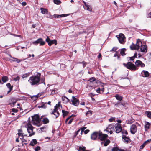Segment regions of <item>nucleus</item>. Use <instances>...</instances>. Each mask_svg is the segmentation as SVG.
<instances>
[{"label": "nucleus", "mask_w": 151, "mask_h": 151, "mask_svg": "<svg viewBox=\"0 0 151 151\" xmlns=\"http://www.w3.org/2000/svg\"><path fill=\"white\" fill-rule=\"evenodd\" d=\"M62 100L64 103L67 104L68 102H70V100L69 99L65 96L62 97Z\"/></svg>", "instance_id": "nucleus-17"}, {"label": "nucleus", "mask_w": 151, "mask_h": 151, "mask_svg": "<svg viewBox=\"0 0 151 151\" xmlns=\"http://www.w3.org/2000/svg\"><path fill=\"white\" fill-rule=\"evenodd\" d=\"M53 17H54L55 18H59V16L57 14H54L53 16Z\"/></svg>", "instance_id": "nucleus-56"}, {"label": "nucleus", "mask_w": 151, "mask_h": 151, "mask_svg": "<svg viewBox=\"0 0 151 151\" xmlns=\"http://www.w3.org/2000/svg\"><path fill=\"white\" fill-rule=\"evenodd\" d=\"M95 80V79L94 77H91L90 78L88 81L90 82H92Z\"/></svg>", "instance_id": "nucleus-46"}, {"label": "nucleus", "mask_w": 151, "mask_h": 151, "mask_svg": "<svg viewBox=\"0 0 151 151\" xmlns=\"http://www.w3.org/2000/svg\"><path fill=\"white\" fill-rule=\"evenodd\" d=\"M53 2L57 5L60 4L61 3V1L59 0H53Z\"/></svg>", "instance_id": "nucleus-36"}, {"label": "nucleus", "mask_w": 151, "mask_h": 151, "mask_svg": "<svg viewBox=\"0 0 151 151\" xmlns=\"http://www.w3.org/2000/svg\"><path fill=\"white\" fill-rule=\"evenodd\" d=\"M136 56H137V54H136V53H135L134 54V56L132 57H129V60H133Z\"/></svg>", "instance_id": "nucleus-40"}, {"label": "nucleus", "mask_w": 151, "mask_h": 151, "mask_svg": "<svg viewBox=\"0 0 151 151\" xmlns=\"http://www.w3.org/2000/svg\"><path fill=\"white\" fill-rule=\"evenodd\" d=\"M89 130L87 129L83 132H84V133H85V134H87L89 132Z\"/></svg>", "instance_id": "nucleus-58"}, {"label": "nucleus", "mask_w": 151, "mask_h": 151, "mask_svg": "<svg viewBox=\"0 0 151 151\" xmlns=\"http://www.w3.org/2000/svg\"><path fill=\"white\" fill-rule=\"evenodd\" d=\"M25 127L27 128V131L29 134V136H31L35 134V132L33 131V127L30 122H28L26 125Z\"/></svg>", "instance_id": "nucleus-6"}, {"label": "nucleus", "mask_w": 151, "mask_h": 151, "mask_svg": "<svg viewBox=\"0 0 151 151\" xmlns=\"http://www.w3.org/2000/svg\"><path fill=\"white\" fill-rule=\"evenodd\" d=\"M33 43L35 45H37L38 44H40V45H45V42L43 41L42 39L41 38H40L38 39L37 40L33 42Z\"/></svg>", "instance_id": "nucleus-10"}, {"label": "nucleus", "mask_w": 151, "mask_h": 151, "mask_svg": "<svg viewBox=\"0 0 151 151\" xmlns=\"http://www.w3.org/2000/svg\"><path fill=\"white\" fill-rule=\"evenodd\" d=\"M120 103V102H119ZM124 104H123L122 103H118L115 104V106H116V107H123L124 106Z\"/></svg>", "instance_id": "nucleus-30"}, {"label": "nucleus", "mask_w": 151, "mask_h": 151, "mask_svg": "<svg viewBox=\"0 0 151 151\" xmlns=\"http://www.w3.org/2000/svg\"><path fill=\"white\" fill-rule=\"evenodd\" d=\"M99 132H95L91 136V138L93 140L96 139L98 137H99Z\"/></svg>", "instance_id": "nucleus-14"}, {"label": "nucleus", "mask_w": 151, "mask_h": 151, "mask_svg": "<svg viewBox=\"0 0 151 151\" xmlns=\"http://www.w3.org/2000/svg\"><path fill=\"white\" fill-rule=\"evenodd\" d=\"M81 63H83V68L86 66V65L87 64L86 62H82Z\"/></svg>", "instance_id": "nucleus-54"}, {"label": "nucleus", "mask_w": 151, "mask_h": 151, "mask_svg": "<svg viewBox=\"0 0 151 151\" xmlns=\"http://www.w3.org/2000/svg\"><path fill=\"white\" fill-rule=\"evenodd\" d=\"M46 41L47 42L48 45L49 46H51L53 44H55V45H56L57 44L56 40H51L48 37H47V38L46 39Z\"/></svg>", "instance_id": "nucleus-9"}, {"label": "nucleus", "mask_w": 151, "mask_h": 151, "mask_svg": "<svg viewBox=\"0 0 151 151\" xmlns=\"http://www.w3.org/2000/svg\"><path fill=\"white\" fill-rule=\"evenodd\" d=\"M11 35H13L15 37H22L21 35H16L14 34H11Z\"/></svg>", "instance_id": "nucleus-55"}, {"label": "nucleus", "mask_w": 151, "mask_h": 151, "mask_svg": "<svg viewBox=\"0 0 151 151\" xmlns=\"http://www.w3.org/2000/svg\"><path fill=\"white\" fill-rule=\"evenodd\" d=\"M20 79V77L19 76H17L16 77L14 78L13 79L14 81H19Z\"/></svg>", "instance_id": "nucleus-49"}, {"label": "nucleus", "mask_w": 151, "mask_h": 151, "mask_svg": "<svg viewBox=\"0 0 151 151\" xmlns=\"http://www.w3.org/2000/svg\"><path fill=\"white\" fill-rule=\"evenodd\" d=\"M8 80V78L6 76H3L2 78V80L4 83L6 82Z\"/></svg>", "instance_id": "nucleus-32"}, {"label": "nucleus", "mask_w": 151, "mask_h": 151, "mask_svg": "<svg viewBox=\"0 0 151 151\" xmlns=\"http://www.w3.org/2000/svg\"><path fill=\"white\" fill-rule=\"evenodd\" d=\"M12 111L16 113L18 111V110L16 109L13 108L12 109Z\"/></svg>", "instance_id": "nucleus-51"}, {"label": "nucleus", "mask_w": 151, "mask_h": 151, "mask_svg": "<svg viewBox=\"0 0 151 151\" xmlns=\"http://www.w3.org/2000/svg\"><path fill=\"white\" fill-rule=\"evenodd\" d=\"M60 107H61L62 106H60L58 103L55 106L53 111L51 113V114H54L56 118L58 117L60 115L58 110L60 111Z\"/></svg>", "instance_id": "nucleus-3"}, {"label": "nucleus", "mask_w": 151, "mask_h": 151, "mask_svg": "<svg viewBox=\"0 0 151 151\" xmlns=\"http://www.w3.org/2000/svg\"><path fill=\"white\" fill-rule=\"evenodd\" d=\"M115 120L114 117H111L110 119H109V121L110 122H111L114 121Z\"/></svg>", "instance_id": "nucleus-52"}, {"label": "nucleus", "mask_w": 151, "mask_h": 151, "mask_svg": "<svg viewBox=\"0 0 151 151\" xmlns=\"http://www.w3.org/2000/svg\"><path fill=\"white\" fill-rule=\"evenodd\" d=\"M29 73H27L23 75L22 76V78H26L29 76Z\"/></svg>", "instance_id": "nucleus-42"}, {"label": "nucleus", "mask_w": 151, "mask_h": 151, "mask_svg": "<svg viewBox=\"0 0 151 151\" xmlns=\"http://www.w3.org/2000/svg\"><path fill=\"white\" fill-rule=\"evenodd\" d=\"M6 85L7 87L9 89V90L7 92V93H8L12 90L13 86H11L10 83H7Z\"/></svg>", "instance_id": "nucleus-29"}, {"label": "nucleus", "mask_w": 151, "mask_h": 151, "mask_svg": "<svg viewBox=\"0 0 151 151\" xmlns=\"http://www.w3.org/2000/svg\"><path fill=\"white\" fill-rule=\"evenodd\" d=\"M59 16V18H60L62 17H65L67 16L66 14H62L61 15H58Z\"/></svg>", "instance_id": "nucleus-47"}, {"label": "nucleus", "mask_w": 151, "mask_h": 151, "mask_svg": "<svg viewBox=\"0 0 151 151\" xmlns=\"http://www.w3.org/2000/svg\"><path fill=\"white\" fill-rule=\"evenodd\" d=\"M110 142V140L108 139H106L101 142V144L103 145L104 146H107Z\"/></svg>", "instance_id": "nucleus-18"}, {"label": "nucleus", "mask_w": 151, "mask_h": 151, "mask_svg": "<svg viewBox=\"0 0 151 151\" xmlns=\"http://www.w3.org/2000/svg\"><path fill=\"white\" fill-rule=\"evenodd\" d=\"M116 37L118 39L120 43L123 44L124 43V39L125 37L124 34L120 33L119 35H117Z\"/></svg>", "instance_id": "nucleus-8"}, {"label": "nucleus", "mask_w": 151, "mask_h": 151, "mask_svg": "<svg viewBox=\"0 0 151 151\" xmlns=\"http://www.w3.org/2000/svg\"><path fill=\"white\" fill-rule=\"evenodd\" d=\"M100 90H101V89H100V88H99L96 90V92L97 93H100Z\"/></svg>", "instance_id": "nucleus-57"}, {"label": "nucleus", "mask_w": 151, "mask_h": 151, "mask_svg": "<svg viewBox=\"0 0 151 151\" xmlns=\"http://www.w3.org/2000/svg\"><path fill=\"white\" fill-rule=\"evenodd\" d=\"M114 130L116 133H119L122 131V128L121 125L119 124H117L116 126L114 127Z\"/></svg>", "instance_id": "nucleus-15"}, {"label": "nucleus", "mask_w": 151, "mask_h": 151, "mask_svg": "<svg viewBox=\"0 0 151 151\" xmlns=\"http://www.w3.org/2000/svg\"><path fill=\"white\" fill-rule=\"evenodd\" d=\"M115 97L116 99L118 100L121 101L123 97L118 94H116L115 96Z\"/></svg>", "instance_id": "nucleus-28"}, {"label": "nucleus", "mask_w": 151, "mask_h": 151, "mask_svg": "<svg viewBox=\"0 0 151 151\" xmlns=\"http://www.w3.org/2000/svg\"><path fill=\"white\" fill-rule=\"evenodd\" d=\"M140 48L141 52H146L147 51V46L146 45H142Z\"/></svg>", "instance_id": "nucleus-20"}, {"label": "nucleus", "mask_w": 151, "mask_h": 151, "mask_svg": "<svg viewBox=\"0 0 151 151\" xmlns=\"http://www.w3.org/2000/svg\"><path fill=\"white\" fill-rule=\"evenodd\" d=\"M119 149L117 147H114L111 150V151H118Z\"/></svg>", "instance_id": "nucleus-43"}, {"label": "nucleus", "mask_w": 151, "mask_h": 151, "mask_svg": "<svg viewBox=\"0 0 151 151\" xmlns=\"http://www.w3.org/2000/svg\"><path fill=\"white\" fill-rule=\"evenodd\" d=\"M92 111H88L86 114V116H89L91 115Z\"/></svg>", "instance_id": "nucleus-35"}, {"label": "nucleus", "mask_w": 151, "mask_h": 151, "mask_svg": "<svg viewBox=\"0 0 151 151\" xmlns=\"http://www.w3.org/2000/svg\"><path fill=\"white\" fill-rule=\"evenodd\" d=\"M85 6L87 8V9L89 11H91L92 10V8L90 6V5H89L87 4L86 5H85Z\"/></svg>", "instance_id": "nucleus-38"}, {"label": "nucleus", "mask_w": 151, "mask_h": 151, "mask_svg": "<svg viewBox=\"0 0 151 151\" xmlns=\"http://www.w3.org/2000/svg\"><path fill=\"white\" fill-rule=\"evenodd\" d=\"M145 124L144 125V127L145 131H147L149 128V126L150 125V123L149 122H145Z\"/></svg>", "instance_id": "nucleus-23"}, {"label": "nucleus", "mask_w": 151, "mask_h": 151, "mask_svg": "<svg viewBox=\"0 0 151 151\" xmlns=\"http://www.w3.org/2000/svg\"><path fill=\"white\" fill-rule=\"evenodd\" d=\"M135 64L137 67L140 66L141 67H144L145 66V64L139 60H137L135 62Z\"/></svg>", "instance_id": "nucleus-16"}, {"label": "nucleus", "mask_w": 151, "mask_h": 151, "mask_svg": "<svg viewBox=\"0 0 151 151\" xmlns=\"http://www.w3.org/2000/svg\"><path fill=\"white\" fill-rule=\"evenodd\" d=\"M130 132L132 134H134L137 130V127L134 124H132L130 127Z\"/></svg>", "instance_id": "nucleus-13"}, {"label": "nucleus", "mask_w": 151, "mask_h": 151, "mask_svg": "<svg viewBox=\"0 0 151 151\" xmlns=\"http://www.w3.org/2000/svg\"><path fill=\"white\" fill-rule=\"evenodd\" d=\"M70 103L75 106H78L79 104V99L74 96H72Z\"/></svg>", "instance_id": "nucleus-7"}, {"label": "nucleus", "mask_w": 151, "mask_h": 151, "mask_svg": "<svg viewBox=\"0 0 151 151\" xmlns=\"http://www.w3.org/2000/svg\"><path fill=\"white\" fill-rule=\"evenodd\" d=\"M10 57L12 58L13 60H12L13 62H16L17 63H19L20 62L22 61V59H19L18 58L12 57L10 55H9Z\"/></svg>", "instance_id": "nucleus-25"}, {"label": "nucleus", "mask_w": 151, "mask_h": 151, "mask_svg": "<svg viewBox=\"0 0 151 151\" xmlns=\"http://www.w3.org/2000/svg\"><path fill=\"white\" fill-rule=\"evenodd\" d=\"M46 107V106H45V104H43L42 105L40 106H39V108H45Z\"/></svg>", "instance_id": "nucleus-53"}, {"label": "nucleus", "mask_w": 151, "mask_h": 151, "mask_svg": "<svg viewBox=\"0 0 151 151\" xmlns=\"http://www.w3.org/2000/svg\"><path fill=\"white\" fill-rule=\"evenodd\" d=\"M142 74L143 77H147L149 76V73L147 71L143 70L142 72Z\"/></svg>", "instance_id": "nucleus-21"}, {"label": "nucleus", "mask_w": 151, "mask_h": 151, "mask_svg": "<svg viewBox=\"0 0 151 151\" xmlns=\"http://www.w3.org/2000/svg\"><path fill=\"white\" fill-rule=\"evenodd\" d=\"M117 50V48L114 47H113L112 49L111 50V51H115Z\"/></svg>", "instance_id": "nucleus-59"}, {"label": "nucleus", "mask_w": 151, "mask_h": 151, "mask_svg": "<svg viewBox=\"0 0 151 151\" xmlns=\"http://www.w3.org/2000/svg\"><path fill=\"white\" fill-rule=\"evenodd\" d=\"M18 134L19 136V137H20L21 136L22 138H20V139H22L23 138V136H24L23 134L21 132H18ZM24 136H26L25 135H24Z\"/></svg>", "instance_id": "nucleus-39"}, {"label": "nucleus", "mask_w": 151, "mask_h": 151, "mask_svg": "<svg viewBox=\"0 0 151 151\" xmlns=\"http://www.w3.org/2000/svg\"><path fill=\"white\" fill-rule=\"evenodd\" d=\"M55 93V90H52L51 92V94L52 95L54 94Z\"/></svg>", "instance_id": "nucleus-60"}, {"label": "nucleus", "mask_w": 151, "mask_h": 151, "mask_svg": "<svg viewBox=\"0 0 151 151\" xmlns=\"http://www.w3.org/2000/svg\"><path fill=\"white\" fill-rule=\"evenodd\" d=\"M108 135L106 134H102L101 132H99V139L102 142L106 139Z\"/></svg>", "instance_id": "nucleus-12"}, {"label": "nucleus", "mask_w": 151, "mask_h": 151, "mask_svg": "<svg viewBox=\"0 0 151 151\" xmlns=\"http://www.w3.org/2000/svg\"><path fill=\"white\" fill-rule=\"evenodd\" d=\"M43 123L45 124L49 122V120L46 117H42L41 119V121Z\"/></svg>", "instance_id": "nucleus-19"}, {"label": "nucleus", "mask_w": 151, "mask_h": 151, "mask_svg": "<svg viewBox=\"0 0 151 151\" xmlns=\"http://www.w3.org/2000/svg\"><path fill=\"white\" fill-rule=\"evenodd\" d=\"M22 5L25 6L26 5V3L25 2H23L22 3Z\"/></svg>", "instance_id": "nucleus-62"}, {"label": "nucleus", "mask_w": 151, "mask_h": 151, "mask_svg": "<svg viewBox=\"0 0 151 151\" xmlns=\"http://www.w3.org/2000/svg\"><path fill=\"white\" fill-rule=\"evenodd\" d=\"M123 65L131 70H136L138 69V68L135 65L130 62H128L126 64L123 63Z\"/></svg>", "instance_id": "nucleus-4"}, {"label": "nucleus", "mask_w": 151, "mask_h": 151, "mask_svg": "<svg viewBox=\"0 0 151 151\" xmlns=\"http://www.w3.org/2000/svg\"><path fill=\"white\" fill-rule=\"evenodd\" d=\"M125 51L126 49L125 48H123L121 50L120 53L122 56L125 55Z\"/></svg>", "instance_id": "nucleus-33"}, {"label": "nucleus", "mask_w": 151, "mask_h": 151, "mask_svg": "<svg viewBox=\"0 0 151 151\" xmlns=\"http://www.w3.org/2000/svg\"><path fill=\"white\" fill-rule=\"evenodd\" d=\"M101 57V53H99L98 56V59H100V58Z\"/></svg>", "instance_id": "nucleus-63"}, {"label": "nucleus", "mask_w": 151, "mask_h": 151, "mask_svg": "<svg viewBox=\"0 0 151 151\" xmlns=\"http://www.w3.org/2000/svg\"><path fill=\"white\" fill-rule=\"evenodd\" d=\"M37 142L35 139H33L30 142L29 145L31 146H33L37 144Z\"/></svg>", "instance_id": "nucleus-22"}, {"label": "nucleus", "mask_w": 151, "mask_h": 151, "mask_svg": "<svg viewBox=\"0 0 151 151\" xmlns=\"http://www.w3.org/2000/svg\"><path fill=\"white\" fill-rule=\"evenodd\" d=\"M22 143H24L25 145H27V140L25 139H23L22 141Z\"/></svg>", "instance_id": "nucleus-48"}, {"label": "nucleus", "mask_w": 151, "mask_h": 151, "mask_svg": "<svg viewBox=\"0 0 151 151\" xmlns=\"http://www.w3.org/2000/svg\"><path fill=\"white\" fill-rule=\"evenodd\" d=\"M114 127L112 124L109 125L106 129L105 130L106 131L108 132L110 134L113 133V131L114 130Z\"/></svg>", "instance_id": "nucleus-11"}, {"label": "nucleus", "mask_w": 151, "mask_h": 151, "mask_svg": "<svg viewBox=\"0 0 151 151\" xmlns=\"http://www.w3.org/2000/svg\"><path fill=\"white\" fill-rule=\"evenodd\" d=\"M34 150L35 151H39L40 150V147L39 146H37L36 147L34 148Z\"/></svg>", "instance_id": "nucleus-45"}, {"label": "nucleus", "mask_w": 151, "mask_h": 151, "mask_svg": "<svg viewBox=\"0 0 151 151\" xmlns=\"http://www.w3.org/2000/svg\"><path fill=\"white\" fill-rule=\"evenodd\" d=\"M145 114L147 115V116L150 118H151V113L149 111H146L145 112Z\"/></svg>", "instance_id": "nucleus-34"}, {"label": "nucleus", "mask_w": 151, "mask_h": 151, "mask_svg": "<svg viewBox=\"0 0 151 151\" xmlns=\"http://www.w3.org/2000/svg\"><path fill=\"white\" fill-rule=\"evenodd\" d=\"M62 112L63 114V117H65L68 114V112L63 110H62Z\"/></svg>", "instance_id": "nucleus-31"}, {"label": "nucleus", "mask_w": 151, "mask_h": 151, "mask_svg": "<svg viewBox=\"0 0 151 151\" xmlns=\"http://www.w3.org/2000/svg\"><path fill=\"white\" fill-rule=\"evenodd\" d=\"M40 121L41 119L40 118L39 115L36 114L32 117V123L33 125L39 126L40 125Z\"/></svg>", "instance_id": "nucleus-2"}, {"label": "nucleus", "mask_w": 151, "mask_h": 151, "mask_svg": "<svg viewBox=\"0 0 151 151\" xmlns=\"http://www.w3.org/2000/svg\"><path fill=\"white\" fill-rule=\"evenodd\" d=\"M80 104L82 105H85V102H82L80 103Z\"/></svg>", "instance_id": "nucleus-64"}, {"label": "nucleus", "mask_w": 151, "mask_h": 151, "mask_svg": "<svg viewBox=\"0 0 151 151\" xmlns=\"http://www.w3.org/2000/svg\"><path fill=\"white\" fill-rule=\"evenodd\" d=\"M142 45V42L139 39L137 40V42L136 44L133 43L130 46V48L132 50H138L139 48Z\"/></svg>", "instance_id": "nucleus-5"}, {"label": "nucleus", "mask_w": 151, "mask_h": 151, "mask_svg": "<svg viewBox=\"0 0 151 151\" xmlns=\"http://www.w3.org/2000/svg\"><path fill=\"white\" fill-rule=\"evenodd\" d=\"M40 76L41 73H37V74L30 77L28 81L32 86L38 85L40 84Z\"/></svg>", "instance_id": "nucleus-1"}, {"label": "nucleus", "mask_w": 151, "mask_h": 151, "mask_svg": "<svg viewBox=\"0 0 151 151\" xmlns=\"http://www.w3.org/2000/svg\"><path fill=\"white\" fill-rule=\"evenodd\" d=\"M86 128V127H84L81 128V134H82V132L84 131V130Z\"/></svg>", "instance_id": "nucleus-44"}, {"label": "nucleus", "mask_w": 151, "mask_h": 151, "mask_svg": "<svg viewBox=\"0 0 151 151\" xmlns=\"http://www.w3.org/2000/svg\"><path fill=\"white\" fill-rule=\"evenodd\" d=\"M71 116H70L67 118L65 120V122L66 123H67L68 124H70L72 123L73 120V118H71V119H70V120L69 121V122H68V121L71 118Z\"/></svg>", "instance_id": "nucleus-27"}, {"label": "nucleus", "mask_w": 151, "mask_h": 151, "mask_svg": "<svg viewBox=\"0 0 151 151\" xmlns=\"http://www.w3.org/2000/svg\"><path fill=\"white\" fill-rule=\"evenodd\" d=\"M81 131V130L80 129H78L77 131H76V136L77 135L78 133L79 132Z\"/></svg>", "instance_id": "nucleus-61"}, {"label": "nucleus", "mask_w": 151, "mask_h": 151, "mask_svg": "<svg viewBox=\"0 0 151 151\" xmlns=\"http://www.w3.org/2000/svg\"><path fill=\"white\" fill-rule=\"evenodd\" d=\"M151 141V139H148L145 141L143 144L140 146V149H142L150 141Z\"/></svg>", "instance_id": "nucleus-26"}, {"label": "nucleus", "mask_w": 151, "mask_h": 151, "mask_svg": "<svg viewBox=\"0 0 151 151\" xmlns=\"http://www.w3.org/2000/svg\"><path fill=\"white\" fill-rule=\"evenodd\" d=\"M85 150V147H80L78 150V151H84Z\"/></svg>", "instance_id": "nucleus-41"}, {"label": "nucleus", "mask_w": 151, "mask_h": 151, "mask_svg": "<svg viewBox=\"0 0 151 151\" xmlns=\"http://www.w3.org/2000/svg\"><path fill=\"white\" fill-rule=\"evenodd\" d=\"M40 10L41 13L43 14H45L47 11L46 9L42 8H40Z\"/></svg>", "instance_id": "nucleus-37"}, {"label": "nucleus", "mask_w": 151, "mask_h": 151, "mask_svg": "<svg viewBox=\"0 0 151 151\" xmlns=\"http://www.w3.org/2000/svg\"><path fill=\"white\" fill-rule=\"evenodd\" d=\"M122 139H124V142L128 143L130 141V139L128 137H126L125 136L123 135L122 136Z\"/></svg>", "instance_id": "nucleus-24"}, {"label": "nucleus", "mask_w": 151, "mask_h": 151, "mask_svg": "<svg viewBox=\"0 0 151 151\" xmlns=\"http://www.w3.org/2000/svg\"><path fill=\"white\" fill-rule=\"evenodd\" d=\"M122 133L123 134H125L126 135H127L128 134V132L127 131L125 130H123L122 131Z\"/></svg>", "instance_id": "nucleus-50"}]
</instances>
